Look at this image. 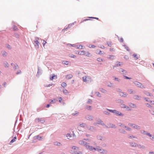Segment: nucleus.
<instances>
[{"label": "nucleus", "instance_id": "nucleus-1", "mask_svg": "<svg viewBox=\"0 0 154 154\" xmlns=\"http://www.w3.org/2000/svg\"><path fill=\"white\" fill-rule=\"evenodd\" d=\"M79 143L82 146H83L89 149L90 150H93V147L91 146H90L89 145V143H87L86 142L84 141L83 140H81L79 141Z\"/></svg>", "mask_w": 154, "mask_h": 154}, {"label": "nucleus", "instance_id": "nucleus-2", "mask_svg": "<svg viewBox=\"0 0 154 154\" xmlns=\"http://www.w3.org/2000/svg\"><path fill=\"white\" fill-rule=\"evenodd\" d=\"M72 149H73L74 150H76V151H72V153H74V154H82V152H78L79 150V148L76 146H73L72 147Z\"/></svg>", "mask_w": 154, "mask_h": 154}, {"label": "nucleus", "instance_id": "nucleus-3", "mask_svg": "<svg viewBox=\"0 0 154 154\" xmlns=\"http://www.w3.org/2000/svg\"><path fill=\"white\" fill-rule=\"evenodd\" d=\"M93 149H94L95 150H97L99 151L101 153H105L106 152V151L100 148V147L98 146L96 148L93 147Z\"/></svg>", "mask_w": 154, "mask_h": 154}, {"label": "nucleus", "instance_id": "nucleus-4", "mask_svg": "<svg viewBox=\"0 0 154 154\" xmlns=\"http://www.w3.org/2000/svg\"><path fill=\"white\" fill-rule=\"evenodd\" d=\"M83 81L84 82H87L89 81L91 79V77L89 76H85L83 77Z\"/></svg>", "mask_w": 154, "mask_h": 154}, {"label": "nucleus", "instance_id": "nucleus-5", "mask_svg": "<svg viewBox=\"0 0 154 154\" xmlns=\"http://www.w3.org/2000/svg\"><path fill=\"white\" fill-rule=\"evenodd\" d=\"M134 84L135 85L139 87H140L141 88H144V86L142 85V84L138 82H134Z\"/></svg>", "mask_w": 154, "mask_h": 154}, {"label": "nucleus", "instance_id": "nucleus-6", "mask_svg": "<svg viewBox=\"0 0 154 154\" xmlns=\"http://www.w3.org/2000/svg\"><path fill=\"white\" fill-rule=\"evenodd\" d=\"M109 110L112 112L116 114V115H120L121 114V113H119V112L118 111H117L116 110H110L109 109Z\"/></svg>", "mask_w": 154, "mask_h": 154}, {"label": "nucleus", "instance_id": "nucleus-7", "mask_svg": "<svg viewBox=\"0 0 154 154\" xmlns=\"http://www.w3.org/2000/svg\"><path fill=\"white\" fill-rule=\"evenodd\" d=\"M85 54V51H80L78 52V54L79 55H84Z\"/></svg>", "mask_w": 154, "mask_h": 154}, {"label": "nucleus", "instance_id": "nucleus-8", "mask_svg": "<svg viewBox=\"0 0 154 154\" xmlns=\"http://www.w3.org/2000/svg\"><path fill=\"white\" fill-rule=\"evenodd\" d=\"M72 76H73L72 74H69L66 75V79H69L72 78Z\"/></svg>", "mask_w": 154, "mask_h": 154}, {"label": "nucleus", "instance_id": "nucleus-9", "mask_svg": "<svg viewBox=\"0 0 154 154\" xmlns=\"http://www.w3.org/2000/svg\"><path fill=\"white\" fill-rule=\"evenodd\" d=\"M120 95L121 96L124 97H126L127 96V94L125 93L121 92L120 93Z\"/></svg>", "mask_w": 154, "mask_h": 154}, {"label": "nucleus", "instance_id": "nucleus-10", "mask_svg": "<svg viewBox=\"0 0 154 154\" xmlns=\"http://www.w3.org/2000/svg\"><path fill=\"white\" fill-rule=\"evenodd\" d=\"M86 118L87 119L89 120H92L93 119V117L89 116V115H88L86 116Z\"/></svg>", "mask_w": 154, "mask_h": 154}, {"label": "nucleus", "instance_id": "nucleus-11", "mask_svg": "<svg viewBox=\"0 0 154 154\" xmlns=\"http://www.w3.org/2000/svg\"><path fill=\"white\" fill-rule=\"evenodd\" d=\"M130 144V146L132 147H136L137 146V144L134 143H131Z\"/></svg>", "mask_w": 154, "mask_h": 154}, {"label": "nucleus", "instance_id": "nucleus-12", "mask_svg": "<svg viewBox=\"0 0 154 154\" xmlns=\"http://www.w3.org/2000/svg\"><path fill=\"white\" fill-rule=\"evenodd\" d=\"M97 53H98L99 54H104V52H102L100 50H97Z\"/></svg>", "mask_w": 154, "mask_h": 154}, {"label": "nucleus", "instance_id": "nucleus-13", "mask_svg": "<svg viewBox=\"0 0 154 154\" xmlns=\"http://www.w3.org/2000/svg\"><path fill=\"white\" fill-rule=\"evenodd\" d=\"M63 93L66 95L69 93L68 91L65 89H63Z\"/></svg>", "mask_w": 154, "mask_h": 154}, {"label": "nucleus", "instance_id": "nucleus-14", "mask_svg": "<svg viewBox=\"0 0 154 154\" xmlns=\"http://www.w3.org/2000/svg\"><path fill=\"white\" fill-rule=\"evenodd\" d=\"M35 44H36V45H35V46H36L37 47H38L39 46V45H38L39 42H38V40H36V41H35Z\"/></svg>", "mask_w": 154, "mask_h": 154}, {"label": "nucleus", "instance_id": "nucleus-15", "mask_svg": "<svg viewBox=\"0 0 154 154\" xmlns=\"http://www.w3.org/2000/svg\"><path fill=\"white\" fill-rule=\"evenodd\" d=\"M82 46L81 45H77V48L79 49H82Z\"/></svg>", "mask_w": 154, "mask_h": 154}, {"label": "nucleus", "instance_id": "nucleus-16", "mask_svg": "<svg viewBox=\"0 0 154 154\" xmlns=\"http://www.w3.org/2000/svg\"><path fill=\"white\" fill-rule=\"evenodd\" d=\"M69 56L70 57L74 58L76 57V56L72 54H69Z\"/></svg>", "mask_w": 154, "mask_h": 154}, {"label": "nucleus", "instance_id": "nucleus-17", "mask_svg": "<svg viewBox=\"0 0 154 154\" xmlns=\"http://www.w3.org/2000/svg\"><path fill=\"white\" fill-rule=\"evenodd\" d=\"M115 57V56L112 55H110L109 56L108 58L109 59L113 60L114 59Z\"/></svg>", "mask_w": 154, "mask_h": 154}, {"label": "nucleus", "instance_id": "nucleus-18", "mask_svg": "<svg viewBox=\"0 0 154 154\" xmlns=\"http://www.w3.org/2000/svg\"><path fill=\"white\" fill-rule=\"evenodd\" d=\"M57 78V76L56 75H54L51 77L50 78V79L51 80H53L54 79H56Z\"/></svg>", "mask_w": 154, "mask_h": 154}, {"label": "nucleus", "instance_id": "nucleus-19", "mask_svg": "<svg viewBox=\"0 0 154 154\" xmlns=\"http://www.w3.org/2000/svg\"><path fill=\"white\" fill-rule=\"evenodd\" d=\"M128 125L132 127L133 128H135V125L132 124H128Z\"/></svg>", "mask_w": 154, "mask_h": 154}, {"label": "nucleus", "instance_id": "nucleus-20", "mask_svg": "<svg viewBox=\"0 0 154 154\" xmlns=\"http://www.w3.org/2000/svg\"><path fill=\"white\" fill-rule=\"evenodd\" d=\"M97 60L100 62H101L103 61V60L101 58H98L97 59Z\"/></svg>", "mask_w": 154, "mask_h": 154}, {"label": "nucleus", "instance_id": "nucleus-21", "mask_svg": "<svg viewBox=\"0 0 154 154\" xmlns=\"http://www.w3.org/2000/svg\"><path fill=\"white\" fill-rule=\"evenodd\" d=\"M63 64L68 65L69 63V62L66 61H63Z\"/></svg>", "mask_w": 154, "mask_h": 154}, {"label": "nucleus", "instance_id": "nucleus-22", "mask_svg": "<svg viewBox=\"0 0 154 154\" xmlns=\"http://www.w3.org/2000/svg\"><path fill=\"white\" fill-rule=\"evenodd\" d=\"M128 92L130 94H133V91L132 89H129L128 90Z\"/></svg>", "mask_w": 154, "mask_h": 154}, {"label": "nucleus", "instance_id": "nucleus-23", "mask_svg": "<svg viewBox=\"0 0 154 154\" xmlns=\"http://www.w3.org/2000/svg\"><path fill=\"white\" fill-rule=\"evenodd\" d=\"M85 55L88 57H89L90 55V54L87 51L85 52Z\"/></svg>", "mask_w": 154, "mask_h": 154}, {"label": "nucleus", "instance_id": "nucleus-24", "mask_svg": "<svg viewBox=\"0 0 154 154\" xmlns=\"http://www.w3.org/2000/svg\"><path fill=\"white\" fill-rule=\"evenodd\" d=\"M122 126H123V128H126V130H127L129 131L131 130V129L128 127H127L126 126H124V125H123Z\"/></svg>", "mask_w": 154, "mask_h": 154}, {"label": "nucleus", "instance_id": "nucleus-25", "mask_svg": "<svg viewBox=\"0 0 154 154\" xmlns=\"http://www.w3.org/2000/svg\"><path fill=\"white\" fill-rule=\"evenodd\" d=\"M66 85H67L66 84L65 82H63L61 84V86L63 87H66Z\"/></svg>", "mask_w": 154, "mask_h": 154}, {"label": "nucleus", "instance_id": "nucleus-26", "mask_svg": "<svg viewBox=\"0 0 154 154\" xmlns=\"http://www.w3.org/2000/svg\"><path fill=\"white\" fill-rule=\"evenodd\" d=\"M16 137H14V138L11 140L10 143H13L16 141Z\"/></svg>", "mask_w": 154, "mask_h": 154}, {"label": "nucleus", "instance_id": "nucleus-27", "mask_svg": "<svg viewBox=\"0 0 154 154\" xmlns=\"http://www.w3.org/2000/svg\"><path fill=\"white\" fill-rule=\"evenodd\" d=\"M107 86L109 87H112V84L109 82L108 83Z\"/></svg>", "mask_w": 154, "mask_h": 154}, {"label": "nucleus", "instance_id": "nucleus-28", "mask_svg": "<svg viewBox=\"0 0 154 154\" xmlns=\"http://www.w3.org/2000/svg\"><path fill=\"white\" fill-rule=\"evenodd\" d=\"M129 106L131 107H135V104H133V103H130V105H129Z\"/></svg>", "mask_w": 154, "mask_h": 154}, {"label": "nucleus", "instance_id": "nucleus-29", "mask_svg": "<svg viewBox=\"0 0 154 154\" xmlns=\"http://www.w3.org/2000/svg\"><path fill=\"white\" fill-rule=\"evenodd\" d=\"M100 91L103 93H105L106 92V91L104 89L101 88L100 89Z\"/></svg>", "mask_w": 154, "mask_h": 154}, {"label": "nucleus", "instance_id": "nucleus-30", "mask_svg": "<svg viewBox=\"0 0 154 154\" xmlns=\"http://www.w3.org/2000/svg\"><path fill=\"white\" fill-rule=\"evenodd\" d=\"M133 56L134 58H136V59H137L138 58V57L136 54H133Z\"/></svg>", "mask_w": 154, "mask_h": 154}, {"label": "nucleus", "instance_id": "nucleus-31", "mask_svg": "<svg viewBox=\"0 0 154 154\" xmlns=\"http://www.w3.org/2000/svg\"><path fill=\"white\" fill-rule=\"evenodd\" d=\"M114 126V125H113L112 124H110L108 126H107V127L108 128H113Z\"/></svg>", "mask_w": 154, "mask_h": 154}, {"label": "nucleus", "instance_id": "nucleus-32", "mask_svg": "<svg viewBox=\"0 0 154 154\" xmlns=\"http://www.w3.org/2000/svg\"><path fill=\"white\" fill-rule=\"evenodd\" d=\"M145 94L147 95H149L150 96H152V95L148 92H146Z\"/></svg>", "mask_w": 154, "mask_h": 154}, {"label": "nucleus", "instance_id": "nucleus-33", "mask_svg": "<svg viewBox=\"0 0 154 154\" xmlns=\"http://www.w3.org/2000/svg\"><path fill=\"white\" fill-rule=\"evenodd\" d=\"M56 100V99H54L53 100H51V101L50 102V103H54L55 102L54 101Z\"/></svg>", "mask_w": 154, "mask_h": 154}, {"label": "nucleus", "instance_id": "nucleus-34", "mask_svg": "<svg viewBox=\"0 0 154 154\" xmlns=\"http://www.w3.org/2000/svg\"><path fill=\"white\" fill-rule=\"evenodd\" d=\"M66 136L68 137V139H70V137H71V135L69 134H67Z\"/></svg>", "mask_w": 154, "mask_h": 154}, {"label": "nucleus", "instance_id": "nucleus-35", "mask_svg": "<svg viewBox=\"0 0 154 154\" xmlns=\"http://www.w3.org/2000/svg\"><path fill=\"white\" fill-rule=\"evenodd\" d=\"M134 128L139 129H140V127L139 126L135 125V128Z\"/></svg>", "mask_w": 154, "mask_h": 154}, {"label": "nucleus", "instance_id": "nucleus-36", "mask_svg": "<svg viewBox=\"0 0 154 154\" xmlns=\"http://www.w3.org/2000/svg\"><path fill=\"white\" fill-rule=\"evenodd\" d=\"M145 134H146L147 135L149 136V137H151V135L149 133H146V132L144 131Z\"/></svg>", "mask_w": 154, "mask_h": 154}, {"label": "nucleus", "instance_id": "nucleus-37", "mask_svg": "<svg viewBox=\"0 0 154 154\" xmlns=\"http://www.w3.org/2000/svg\"><path fill=\"white\" fill-rule=\"evenodd\" d=\"M121 71L122 72H124L123 73V74H125L126 73V72L125 70H124L122 69H121Z\"/></svg>", "mask_w": 154, "mask_h": 154}, {"label": "nucleus", "instance_id": "nucleus-38", "mask_svg": "<svg viewBox=\"0 0 154 154\" xmlns=\"http://www.w3.org/2000/svg\"><path fill=\"white\" fill-rule=\"evenodd\" d=\"M96 95L97 96L99 97H101V95H100V94L99 93V92H96Z\"/></svg>", "mask_w": 154, "mask_h": 154}, {"label": "nucleus", "instance_id": "nucleus-39", "mask_svg": "<svg viewBox=\"0 0 154 154\" xmlns=\"http://www.w3.org/2000/svg\"><path fill=\"white\" fill-rule=\"evenodd\" d=\"M124 76L125 77V78L126 79H131V78H130V77H128L125 76Z\"/></svg>", "mask_w": 154, "mask_h": 154}, {"label": "nucleus", "instance_id": "nucleus-40", "mask_svg": "<svg viewBox=\"0 0 154 154\" xmlns=\"http://www.w3.org/2000/svg\"><path fill=\"white\" fill-rule=\"evenodd\" d=\"M60 144V143H58V142H56L55 143V145L59 146Z\"/></svg>", "mask_w": 154, "mask_h": 154}, {"label": "nucleus", "instance_id": "nucleus-41", "mask_svg": "<svg viewBox=\"0 0 154 154\" xmlns=\"http://www.w3.org/2000/svg\"><path fill=\"white\" fill-rule=\"evenodd\" d=\"M8 64L6 62V63H5V67H8Z\"/></svg>", "mask_w": 154, "mask_h": 154}, {"label": "nucleus", "instance_id": "nucleus-42", "mask_svg": "<svg viewBox=\"0 0 154 154\" xmlns=\"http://www.w3.org/2000/svg\"><path fill=\"white\" fill-rule=\"evenodd\" d=\"M91 106H87L86 108L88 109H91Z\"/></svg>", "mask_w": 154, "mask_h": 154}, {"label": "nucleus", "instance_id": "nucleus-43", "mask_svg": "<svg viewBox=\"0 0 154 154\" xmlns=\"http://www.w3.org/2000/svg\"><path fill=\"white\" fill-rule=\"evenodd\" d=\"M80 126L82 127H84L85 126V124H80Z\"/></svg>", "mask_w": 154, "mask_h": 154}, {"label": "nucleus", "instance_id": "nucleus-44", "mask_svg": "<svg viewBox=\"0 0 154 154\" xmlns=\"http://www.w3.org/2000/svg\"><path fill=\"white\" fill-rule=\"evenodd\" d=\"M59 101L60 102H61L63 100L62 98L61 97H60L59 98Z\"/></svg>", "mask_w": 154, "mask_h": 154}, {"label": "nucleus", "instance_id": "nucleus-45", "mask_svg": "<svg viewBox=\"0 0 154 154\" xmlns=\"http://www.w3.org/2000/svg\"><path fill=\"white\" fill-rule=\"evenodd\" d=\"M18 65L17 64H15L14 65V68L15 69H16L17 68V67Z\"/></svg>", "mask_w": 154, "mask_h": 154}, {"label": "nucleus", "instance_id": "nucleus-46", "mask_svg": "<svg viewBox=\"0 0 154 154\" xmlns=\"http://www.w3.org/2000/svg\"><path fill=\"white\" fill-rule=\"evenodd\" d=\"M134 98L136 99H138L139 98V97L138 96L136 95L134 96Z\"/></svg>", "mask_w": 154, "mask_h": 154}, {"label": "nucleus", "instance_id": "nucleus-47", "mask_svg": "<svg viewBox=\"0 0 154 154\" xmlns=\"http://www.w3.org/2000/svg\"><path fill=\"white\" fill-rule=\"evenodd\" d=\"M150 113L153 115H154V111L153 110L150 111Z\"/></svg>", "mask_w": 154, "mask_h": 154}, {"label": "nucleus", "instance_id": "nucleus-48", "mask_svg": "<svg viewBox=\"0 0 154 154\" xmlns=\"http://www.w3.org/2000/svg\"><path fill=\"white\" fill-rule=\"evenodd\" d=\"M107 44L109 46H110L111 45V43L110 42H108L107 43Z\"/></svg>", "mask_w": 154, "mask_h": 154}, {"label": "nucleus", "instance_id": "nucleus-49", "mask_svg": "<svg viewBox=\"0 0 154 154\" xmlns=\"http://www.w3.org/2000/svg\"><path fill=\"white\" fill-rule=\"evenodd\" d=\"M92 102V100L90 99H89L88 101V103H91Z\"/></svg>", "mask_w": 154, "mask_h": 154}, {"label": "nucleus", "instance_id": "nucleus-50", "mask_svg": "<svg viewBox=\"0 0 154 154\" xmlns=\"http://www.w3.org/2000/svg\"><path fill=\"white\" fill-rule=\"evenodd\" d=\"M46 43V42H45V41H43V42L42 44H43V45L44 46L45 45V44Z\"/></svg>", "mask_w": 154, "mask_h": 154}, {"label": "nucleus", "instance_id": "nucleus-51", "mask_svg": "<svg viewBox=\"0 0 154 154\" xmlns=\"http://www.w3.org/2000/svg\"><path fill=\"white\" fill-rule=\"evenodd\" d=\"M110 51H114V49L113 48H110Z\"/></svg>", "mask_w": 154, "mask_h": 154}, {"label": "nucleus", "instance_id": "nucleus-52", "mask_svg": "<svg viewBox=\"0 0 154 154\" xmlns=\"http://www.w3.org/2000/svg\"><path fill=\"white\" fill-rule=\"evenodd\" d=\"M120 41L121 42H122L123 41V39L122 38H121L120 39Z\"/></svg>", "mask_w": 154, "mask_h": 154}, {"label": "nucleus", "instance_id": "nucleus-53", "mask_svg": "<svg viewBox=\"0 0 154 154\" xmlns=\"http://www.w3.org/2000/svg\"><path fill=\"white\" fill-rule=\"evenodd\" d=\"M96 46L94 45H92L91 46H90V48H94Z\"/></svg>", "mask_w": 154, "mask_h": 154}, {"label": "nucleus", "instance_id": "nucleus-54", "mask_svg": "<svg viewBox=\"0 0 154 154\" xmlns=\"http://www.w3.org/2000/svg\"><path fill=\"white\" fill-rule=\"evenodd\" d=\"M120 63L119 62H117L116 63L117 65H121L120 64Z\"/></svg>", "mask_w": 154, "mask_h": 154}, {"label": "nucleus", "instance_id": "nucleus-55", "mask_svg": "<svg viewBox=\"0 0 154 154\" xmlns=\"http://www.w3.org/2000/svg\"><path fill=\"white\" fill-rule=\"evenodd\" d=\"M13 29L14 30H16L17 29V27L16 26H14V28H13Z\"/></svg>", "mask_w": 154, "mask_h": 154}, {"label": "nucleus", "instance_id": "nucleus-56", "mask_svg": "<svg viewBox=\"0 0 154 154\" xmlns=\"http://www.w3.org/2000/svg\"><path fill=\"white\" fill-rule=\"evenodd\" d=\"M7 53L6 52H4L3 53V55L4 56V55H5Z\"/></svg>", "mask_w": 154, "mask_h": 154}, {"label": "nucleus", "instance_id": "nucleus-57", "mask_svg": "<svg viewBox=\"0 0 154 154\" xmlns=\"http://www.w3.org/2000/svg\"><path fill=\"white\" fill-rule=\"evenodd\" d=\"M115 80L118 81H119V80L118 79V78H115Z\"/></svg>", "mask_w": 154, "mask_h": 154}, {"label": "nucleus", "instance_id": "nucleus-58", "mask_svg": "<svg viewBox=\"0 0 154 154\" xmlns=\"http://www.w3.org/2000/svg\"><path fill=\"white\" fill-rule=\"evenodd\" d=\"M36 137H37V139H38L39 140H40V138H41V137H40V138H39L38 136H37Z\"/></svg>", "mask_w": 154, "mask_h": 154}, {"label": "nucleus", "instance_id": "nucleus-59", "mask_svg": "<svg viewBox=\"0 0 154 154\" xmlns=\"http://www.w3.org/2000/svg\"><path fill=\"white\" fill-rule=\"evenodd\" d=\"M132 137H133V138H135V137L134 136H130L129 137V138H131Z\"/></svg>", "mask_w": 154, "mask_h": 154}, {"label": "nucleus", "instance_id": "nucleus-60", "mask_svg": "<svg viewBox=\"0 0 154 154\" xmlns=\"http://www.w3.org/2000/svg\"><path fill=\"white\" fill-rule=\"evenodd\" d=\"M122 107L126 108V106H125V105L124 104H123L122 105Z\"/></svg>", "mask_w": 154, "mask_h": 154}, {"label": "nucleus", "instance_id": "nucleus-61", "mask_svg": "<svg viewBox=\"0 0 154 154\" xmlns=\"http://www.w3.org/2000/svg\"><path fill=\"white\" fill-rule=\"evenodd\" d=\"M150 102L152 103V104H154V101H150Z\"/></svg>", "mask_w": 154, "mask_h": 154}, {"label": "nucleus", "instance_id": "nucleus-62", "mask_svg": "<svg viewBox=\"0 0 154 154\" xmlns=\"http://www.w3.org/2000/svg\"><path fill=\"white\" fill-rule=\"evenodd\" d=\"M125 48L127 51H129V49H128L129 48L128 47H125Z\"/></svg>", "mask_w": 154, "mask_h": 154}, {"label": "nucleus", "instance_id": "nucleus-63", "mask_svg": "<svg viewBox=\"0 0 154 154\" xmlns=\"http://www.w3.org/2000/svg\"><path fill=\"white\" fill-rule=\"evenodd\" d=\"M21 73L20 70L19 72H18L17 73V74H18Z\"/></svg>", "mask_w": 154, "mask_h": 154}, {"label": "nucleus", "instance_id": "nucleus-64", "mask_svg": "<svg viewBox=\"0 0 154 154\" xmlns=\"http://www.w3.org/2000/svg\"><path fill=\"white\" fill-rule=\"evenodd\" d=\"M50 105L49 104H48L47 106H46V107L48 108L49 107V106H50Z\"/></svg>", "mask_w": 154, "mask_h": 154}]
</instances>
